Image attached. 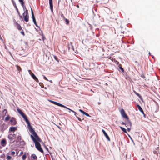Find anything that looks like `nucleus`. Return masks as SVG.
Returning a JSON list of instances; mask_svg holds the SVG:
<instances>
[{
  "instance_id": "obj_49",
  "label": "nucleus",
  "mask_w": 160,
  "mask_h": 160,
  "mask_svg": "<svg viewBox=\"0 0 160 160\" xmlns=\"http://www.w3.org/2000/svg\"><path fill=\"white\" fill-rule=\"evenodd\" d=\"M17 12H18V15L19 16V15H20V13H19V12L18 11H17Z\"/></svg>"
},
{
  "instance_id": "obj_41",
  "label": "nucleus",
  "mask_w": 160,
  "mask_h": 160,
  "mask_svg": "<svg viewBox=\"0 0 160 160\" xmlns=\"http://www.w3.org/2000/svg\"><path fill=\"white\" fill-rule=\"evenodd\" d=\"M15 7V8H16V10H17V11H18V8H17V6H16V7Z\"/></svg>"
},
{
  "instance_id": "obj_15",
  "label": "nucleus",
  "mask_w": 160,
  "mask_h": 160,
  "mask_svg": "<svg viewBox=\"0 0 160 160\" xmlns=\"http://www.w3.org/2000/svg\"><path fill=\"white\" fill-rule=\"evenodd\" d=\"M17 111L21 115H23L24 113L19 108L17 109Z\"/></svg>"
},
{
  "instance_id": "obj_2",
  "label": "nucleus",
  "mask_w": 160,
  "mask_h": 160,
  "mask_svg": "<svg viewBox=\"0 0 160 160\" xmlns=\"http://www.w3.org/2000/svg\"><path fill=\"white\" fill-rule=\"evenodd\" d=\"M23 118L28 124V128L29 129V130L30 132H32L34 131V130L32 128V127L31 126L29 122L28 121V119L26 116L25 115Z\"/></svg>"
},
{
  "instance_id": "obj_16",
  "label": "nucleus",
  "mask_w": 160,
  "mask_h": 160,
  "mask_svg": "<svg viewBox=\"0 0 160 160\" xmlns=\"http://www.w3.org/2000/svg\"><path fill=\"white\" fill-rule=\"evenodd\" d=\"M17 141L16 142H20L21 140V137L20 136L18 135L17 137Z\"/></svg>"
},
{
  "instance_id": "obj_54",
  "label": "nucleus",
  "mask_w": 160,
  "mask_h": 160,
  "mask_svg": "<svg viewBox=\"0 0 160 160\" xmlns=\"http://www.w3.org/2000/svg\"><path fill=\"white\" fill-rule=\"evenodd\" d=\"M25 14V12H24L23 13V16H24V14Z\"/></svg>"
},
{
  "instance_id": "obj_51",
  "label": "nucleus",
  "mask_w": 160,
  "mask_h": 160,
  "mask_svg": "<svg viewBox=\"0 0 160 160\" xmlns=\"http://www.w3.org/2000/svg\"><path fill=\"white\" fill-rule=\"evenodd\" d=\"M19 0V1L20 2H22V1H23V0Z\"/></svg>"
},
{
  "instance_id": "obj_62",
  "label": "nucleus",
  "mask_w": 160,
  "mask_h": 160,
  "mask_svg": "<svg viewBox=\"0 0 160 160\" xmlns=\"http://www.w3.org/2000/svg\"><path fill=\"white\" fill-rule=\"evenodd\" d=\"M152 58H154V57H153V56H152Z\"/></svg>"
},
{
  "instance_id": "obj_26",
  "label": "nucleus",
  "mask_w": 160,
  "mask_h": 160,
  "mask_svg": "<svg viewBox=\"0 0 160 160\" xmlns=\"http://www.w3.org/2000/svg\"><path fill=\"white\" fill-rule=\"evenodd\" d=\"M64 108H65L69 110H70L72 112H73V113H74V112L75 111H74L71 109H70L69 108L66 107V106H65V107H64Z\"/></svg>"
},
{
  "instance_id": "obj_39",
  "label": "nucleus",
  "mask_w": 160,
  "mask_h": 160,
  "mask_svg": "<svg viewBox=\"0 0 160 160\" xmlns=\"http://www.w3.org/2000/svg\"><path fill=\"white\" fill-rule=\"evenodd\" d=\"M85 115H86V116H88V117H91V116L89 115V114H88L87 113H85Z\"/></svg>"
},
{
  "instance_id": "obj_7",
  "label": "nucleus",
  "mask_w": 160,
  "mask_h": 160,
  "mask_svg": "<svg viewBox=\"0 0 160 160\" xmlns=\"http://www.w3.org/2000/svg\"><path fill=\"white\" fill-rule=\"evenodd\" d=\"M127 121H126V125H127L128 126H130V127L132 126V123L130 121V120L129 119V118H128V119H127ZM126 127H127V126H126Z\"/></svg>"
},
{
  "instance_id": "obj_10",
  "label": "nucleus",
  "mask_w": 160,
  "mask_h": 160,
  "mask_svg": "<svg viewBox=\"0 0 160 160\" xmlns=\"http://www.w3.org/2000/svg\"><path fill=\"white\" fill-rule=\"evenodd\" d=\"M137 107L138 108V110H139V111L141 112L143 114L144 116L145 117V114H144V112H143V110H142V108L138 104H137Z\"/></svg>"
},
{
  "instance_id": "obj_34",
  "label": "nucleus",
  "mask_w": 160,
  "mask_h": 160,
  "mask_svg": "<svg viewBox=\"0 0 160 160\" xmlns=\"http://www.w3.org/2000/svg\"><path fill=\"white\" fill-rule=\"evenodd\" d=\"M12 3L13 4V5L14 6V7H16V6H17L16 3L14 1L12 2Z\"/></svg>"
},
{
  "instance_id": "obj_1",
  "label": "nucleus",
  "mask_w": 160,
  "mask_h": 160,
  "mask_svg": "<svg viewBox=\"0 0 160 160\" xmlns=\"http://www.w3.org/2000/svg\"><path fill=\"white\" fill-rule=\"evenodd\" d=\"M32 134L30 136L33 142L35 144L36 148L40 152H43V149L41 147V146L39 143L42 141L35 131L30 132Z\"/></svg>"
},
{
  "instance_id": "obj_23",
  "label": "nucleus",
  "mask_w": 160,
  "mask_h": 160,
  "mask_svg": "<svg viewBox=\"0 0 160 160\" xmlns=\"http://www.w3.org/2000/svg\"><path fill=\"white\" fill-rule=\"evenodd\" d=\"M121 64H119V68L121 69V70L123 72H124V69H123V68L121 66Z\"/></svg>"
},
{
  "instance_id": "obj_17",
  "label": "nucleus",
  "mask_w": 160,
  "mask_h": 160,
  "mask_svg": "<svg viewBox=\"0 0 160 160\" xmlns=\"http://www.w3.org/2000/svg\"><path fill=\"white\" fill-rule=\"evenodd\" d=\"M31 157H32L33 159L35 160H37V157L36 155L34 154H33L32 155Z\"/></svg>"
},
{
  "instance_id": "obj_50",
  "label": "nucleus",
  "mask_w": 160,
  "mask_h": 160,
  "mask_svg": "<svg viewBox=\"0 0 160 160\" xmlns=\"http://www.w3.org/2000/svg\"><path fill=\"white\" fill-rule=\"evenodd\" d=\"M25 115H25L24 114L23 115H22V117H24V116H25Z\"/></svg>"
},
{
  "instance_id": "obj_56",
  "label": "nucleus",
  "mask_w": 160,
  "mask_h": 160,
  "mask_svg": "<svg viewBox=\"0 0 160 160\" xmlns=\"http://www.w3.org/2000/svg\"><path fill=\"white\" fill-rule=\"evenodd\" d=\"M9 54H10L11 55V53L10 52H9Z\"/></svg>"
},
{
  "instance_id": "obj_8",
  "label": "nucleus",
  "mask_w": 160,
  "mask_h": 160,
  "mask_svg": "<svg viewBox=\"0 0 160 160\" xmlns=\"http://www.w3.org/2000/svg\"><path fill=\"white\" fill-rule=\"evenodd\" d=\"M49 0V3L50 5V9L51 10V11L52 12H53V4L52 2V0Z\"/></svg>"
},
{
  "instance_id": "obj_14",
  "label": "nucleus",
  "mask_w": 160,
  "mask_h": 160,
  "mask_svg": "<svg viewBox=\"0 0 160 160\" xmlns=\"http://www.w3.org/2000/svg\"><path fill=\"white\" fill-rule=\"evenodd\" d=\"M29 16L28 15H26L24 16V19L26 22H27L28 21Z\"/></svg>"
},
{
  "instance_id": "obj_52",
  "label": "nucleus",
  "mask_w": 160,
  "mask_h": 160,
  "mask_svg": "<svg viewBox=\"0 0 160 160\" xmlns=\"http://www.w3.org/2000/svg\"><path fill=\"white\" fill-rule=\"evenodd\" d=\"M19 16L21 18H22V16L21 15H19Z\"/></svg>"
},
{
  "instance_id": "obj_31",
  "label": "nucleus",
  "mask_w": 160,
  "mask_h": 160,
  "mask_svg": "<svg viewBox=\"0 0 160 160\" xmlns=\"http://www.w3.org/2000/svg\"><path fill=\"white\" fill-rule=\"evenodd\" d=\"M42 76L43 77V78H44L46 80L48 81V80L47 79V78L45 76H44V75H43Z\"/></svg>"
},
{
  "instance_id": "obj_9",
  "label": "nucleus",
  "mask_w": 160,
  "mask_h": 160,
  "mask_svg": "<svg viewBox=\"0 0 160 160\" xmlns=\"http://www.w3.org/2000/svg\"><path fill=\"white\" fill-rule=\"evenodd\" d=\"M31 76L32 78L37 82H38L39 81L38 78L36 77L35 75L32 73L31 74Z\"/></svg>"
},
{
  "instance_id": "obj_46",
  "label": "nucleus",
  "mask_w": 160,
  "mask_h": 160,
  "mask_svg": "<svg viewBox=\"0 0 160 160\" xmlns=\"http://www.w3.org/2000/svg\"><path fill=\"white\" fill-rule=\"evenodd\" d=\"M121 124H123V125H125L126 126V124H125L124 122H122V123H121Z\"/></svg>"
},
{
  "instance_id": "obj_3",
  "label": "nucleus",
  "mask_w": 160,
  "mask_h": 160,
  "mask_svg": "<svg viewBox=\"0 0 160 160\" xmlns=\"http://www.w3.org/2000/svg\"><path fill=\"white\" fill-rule=\"evenodd\" d=\"M16 134H10L8 135V138L10 141V143H12L14 142L13 139L16 138Z\"/></svg>"
},
{
  "instance_id": "obj_33",
  "label": "nucleus",
  "mask_w": 160,
  "mask_h": 160,
  "mask_svg": "<svg viewBox=\"0 0 160 160\" xmlns=\"http://www.w3.org/2000/svg\"><path fill=\"white\" fill-rule=\"evenodd\" d=\"M45 38L43 35H42V39L44 41L45 39Z\"/></svg>"
},
{
  "instance_id": "obj_58",
  "label": "nucleus",
  "mask_w": 160,
  "mask_h": 160,
  "mask_svg": "<svg viewBox=\"0 0 160 160\" xmlns=\"http://www.w3.org/2000/svg\"><path fill=\"white\" fill-rule=\"evenodd\" d=\"M141 160H144V158H142L141 159Z\"/></svg>"
},
{
  "instance_id": "obj_19",
  "label": "nucleus",
  "mask_w": 160,
  "mask_h": 160,
  "mask_svg": "<svg viewBox=\"0 0 160 160\" xmlns=\"http://www.w3.org/2000/svg\"><path fill=\"white\" fill-rule=\"evenodd\" d=\"M17 28L18 30H21L22 29V27L20 26L19 24H18V23H17Z\"/></svg>"
},
{
  "instance_id": "obj_57",
  "label": "nucleus",
  "mask_w": 160,
  "mask_h": 160,
  "mask_svg": "<svg viewBox=\"0 0 160 160\" xmlns=\"http://www.w3.org/2000/svg\"><path fill=\"white\" fill-rule=\"evenodd\" d=\"M50 82L51 83L52 82V80H50Z\"/></svg>"
},
{
  "instance_id": "obj_35",
  "label": "nucleus",
  "mask_w": 160,
  "mask_h": 160,
  "mask_svg": "<svg viewBox=\"0 0 160 160\" xmlns=\"http://www.w3.org/2000/svg\"><path fill=\"white\" fill-rule=\"evenodd\" d=\"M65 21L67 24H68L69 23V21L67 19H66L65 20Z\"/></svg>"
},
{
  "instance_id": "obj_28",
  "label": "nucleus",
  "mask_w": 160,
  "mask_h": 160,
  "mask_svg": "<svg viewBox=\"0 0 160 160\" xmlns=\"http://www.w3.org/2000/svg\"><path fill=\"white\" fill-rule=\"evenodd\" d=\"M15 154V152L14 151H12L11 152V154L12 155H14Z\"/></svg>"
},
{
  "instance_id": "obj_38",
  "label": "nucleus",
  "mask_w": 160,
  "mask_h": 160,
  "mask_svg": "<svg viewBox=\"0 0 160 160\" xmlns=\"http://www.w3.org/2000/svg\"><path fill=\"white\" fill-rule=\"evenodd\" d=\"M25 12L26 13V15H28V10L27 9H26L25 10Z\"/></svg>"
},
{
  "instance_id": "obj_48",
  "label": "nucleus",
  "mask_w": 160,
  "mask_h": 160,
  "mask_svg": "<svg viewBox=\"0 0 160 160\" xmlns=\"http://www.w3.org/2000/svg\"><path fill=\"white\" fill-rule=\"evenodd\" d=\"M74 115L75 116L77 117V116H76V112H74Z\"/></svg>"
},
{
  "instance_id": "obj_24",
  "label": "nucleus",
  "mask_w": 160,
  "mask_h": 160,
  "mask_svg": "<svg viewBox=\"0 0 160 160\" xmlns=\"http://www.w3.org/2000/svg\"><path fill=\"white\" fill-rule=\"evenodd\" d=\"M26 157H27V156H26V155H25V154H24V155H23L22 156V159L23 160H25L26 158Z\"/></svg>"
},
{
  "instance_id": "obj_42",
  "label": "nucleus",
  "mask_w": 160,
  "mask_h": 160,
  "mask_svg": "<svg viewBox=\"0 0 160 160\" xmlns=\"http://www.w3.org/2000/svg\"><path fill=\"white\" fill-rule=\"evenodd\" d=\"M22 7H23V9L24 10L25 9H26V7H25V6H24V5L22 6Z\"/></svg>"
},
{
  "instance_id": "obj_11",
  "label": "nucleus",
  "mask_w": 160,
  "mask_h": 160,
  "mask_svg": "<svg viewBox=\"0 0 160 160\" xmlns=\"http://www.w3.org/2000/svg\"><path fill=\"white\" fill-rule=\"evenodd\" d=\"M10 121L12 123V125H14L16 124V121L14 118H12Z\"/></svg>"
},
{
  "instance_id": "obj_37",
  "label": "nucleus",
  "mask_w": 160,
  "mask_h": 160,
  "mask_svg": "<svg viewBox=\"0 0 160 160\" xmlns=\"http://www.w3.org/2000/svg\"><path fill=\"white\" fill-rule=\"evenodd\" d=\"M17 66V68L18 69V70H19V69H21V68L20 67H19V66Z\"/></svg>"
},
{
  "instance_id": "obj_45",
  "label": "nucleus",
  "mask_w": 160,
  "mask_h": 160,
  "mask_svg": "<svg viewBox=\"0 0 160 160\" xmlns=\"http://www.w3.org/2000/svg\"><path fill=\"white\" fill-rule=\"evenodd\" d=\"M127 129H128V132H129L131 129V128H128Z\"/></svg>"
},
{
  "instance_id": "obj_13",
  "label": "nucleus",
  "mask_w": 160,
  "mask_h": 160,
  "mask_svg": "<svg viewBox=\"0 0 160 160\" xmlns=\"http://www.w3.org/2000/svg\"><path fill=\"white\" fill-rule=\"evenodd\" d=\"M17 129V127H11L10 128V130L11 132H14Z\"/></svg>"
},
{
  "instance_id": "obj_36",
  "label": "nucleus",
  "mask_w": 160,
  "mask_h": 160,
  "mask_svg": "<svg viewBox=\"0 0 160 160\" xmlns=\"http://www.w3.org/2000/svg\"><path fill=\"white\" fill-rule=\"evenodd\" d=\"M77 118L80 121H82V119L78 117H77Z\"/></svg>"
},
{
  "instance_id": "obj_32",
  "label": "nucleus",
  "mask_w": 160,
  "mask_h": 160,
  "mask_svg": "<svg viewBox=\"0 0 160 160\" xmlns=\"http://www.w3.org/2000/svg\"><path fill=\"white\" fill-rule=\"evenodd\" d=\"M33 21L34 24L36 25V26H37L36 20H33Z\"/></svg>"
},
{
  "instance_id": "obj_47",
  "label": "nucleus",
  "mask_w": 160,
  "mask_h": 160,
  "mask_svg": "<svg viewBox=\"0 0 160 160\" xmlns=\"http://www.w3.org/2000/svg\"><path fill=\"white\" fill-rule=\"evenodd\" d=\"M4 48L6 49H8L7 47L5 45H4Z\"/></svg>"
},
{
  "instance_id": "obj_5",
  "label": "nucleus",
  "mask_w": 160,
  "mask_h": 160,
  "mask_svg": "<svg viewBox=\"0 0 160 160\" xmlns=\"http://www.w3.org/2000/svg\"><path fill=\"white\" fill-rule=\"evenodd\" d=\"M49 101L50 102H52V103L55 105H57L59 106L62 107H65V106H64L61 103H59L57 102H55V101L51 100H49Z\"/></svg>"
},
{
  "instance_id": "obj_44",
  "label": "nucleus",
  "mask_w": 160,
  "mask_h": 160,
  "mask_svg": "<svg viewBox=\"0 0 160 160\" xmlns=\"http://www.w3.org/2000/svg\"><path fill=\"white\" fill-rule=\"evenodd\" d=\"M21 34L23 35H24V32H23V31H21Z\"/></svg>"
},
{
  "instance_id": "obj_43",
  "label": "nucleus",
  "mask_w": 160,
  "mask_h": 160,
  "mask_svg": "<svg viewBox=\"0 0 160 160\" xmlns=\"http://www.w3.org/2000/svg\"><path fill=\"white\" fill-rule=\"evenodd\" d=\"M28 72L29 73V74L31 75V70H28Z\"/></svg>"
},
{
  "instance_id": "obj_64",
  "label": "nucleus",
  "mask_w": 160,
  "mask_h": 160,
  "mask_svg": "<svg viewBox=\"0 0 160 160\" xmlns=\"http://www.w3.org/2000/svg\"><path fill=\"white\" fill-rule=\"evenodd\" d=\"M58 128H60V127H58Z\"/></svg>"
},
{
  "instance_id": "obj_18",
  "label": "nucleus",
  "mask_w": 160,
  "mask_h": 160,
  "mask_svg": "<svg viewBox=\"0 0 160 160\" xmlns=\"http://www.w3.org/2000/svg\"><path fill=\"white\" fill-rule=\"evenodd\" d=\"M120 128L122 130V131L126 133H127L126 130L124 128L122 127H121V126H120Z\"/></svg>"
},
{
  "instance_id": "obj_25",
  "label": "nucleus",
  "mask_w": 160,
  "mask_h": 160,
  "mask_svg": "<svg viewBox=\"0 0 160 160\" xmlns=\"http://www.w3.org/2000/svg\"><path fill=\"white\" fill-rule=\"evenodd\" d=\"M79 111L81 112L82 113H83L84 115H85V113H86V112H85L84 111H83L81 109H79Z\"/></svg>"
},
{
  "instance_id": "obj_60",
  "label": "nucleus",
  "mask_w": 160,
  "mask_h": 160,
  "mask_svg": "<svg viewBox=\"0 0 160 160\" xmlns=\"http://www.w3.org/2000/svg\"><path fill=\"white\" fill-rule=\"evenodd\" d=\"M77 7H79V6H78V5L77 6Z\"/></svg>"
},
{
  "instance_id": "obj_63",
  "label": "nucleus",
  "mask_w": 160,
  "mask_h": 160,
  "mask_svg": "<svg viewBox=\"0 0 160 160\" xmlns=\"http://www.w3.org/2000/svg\"><path fill=\"white\" fill-rule=\"evenodd\" d=\"M12 0V2L14 1L13 0Z\"/></svg>"
},
{
  "instance_id": "obj_40",
  "label": "nucleus",
  "mask_w": 160,
  "mask_h": 160,
  "mask_svg": "<svg viewBox=\"0 0 160 160\" xmlns=\"http://www.w3.org/2000/svg\"><path fill=\"white\" fill-rule=\"evenodd\" d=\"M20 2L21 3V4L22 5V6L24 5V2L23 1L22 2Z\"/></svg>"
},
{
  "instance_id": "obj_4",
  "label": "nucleus",
  "mask_w": 160,
  "mask_h": 160,
  "mask_svg": "<svg viewBox=\"0 0 160 160\" xmlns=\"http://www.w3.org/2000/svg\"><path fill=\"white\" fill-rule=\"evenodd\" d=\"M120 112L123 118L126 119H128V117L126 114L124 110L123 109H122L121 110Z\"/></svg>"
},
{
  "instance_id": "obj_59",
  "label": "nucleus",
  "mask_w": 160,
  "mask_h": 160,
  "mask_svg": "<svg viewBox=\"0 0 160 160\" xmlns=\"http://www.w3.org/2000/svg\"><path fill=\"white\" fill-rule=\"evenodd\" d=\"M23 153V152H21V154H22Z\"/></svg>"
},
{
  "instance_id": "obj_55",
  "label": "nucleus",
  "mask_w": 160,
  "mask_h": 160,
  "mask_svg": "<svg viewBox=\"0 0 160 160\" xmlns=\"http://www.w3.org/2000/svg\"><path fill=\"white\" fill-rule=\"evenodd\" d=\"M70 44H71V46H72V43L71 42H70Z\"/></svg>"
},
{
  "instance_id": "obj_20",
  "label": "nucleus",
  "mask_w": 160,
  "mask_h": 160,
  "mask_svg": "<svg viewBox=\"0 0 160 160\" xmlns=\"http://www.w3.org/2000/svg\"><path fill=\"white\" fill-rule=\"evenodd\" d=\"M31 9L32 16V20H35V17L34 16V14H33V11L32 10V8H31Z\"/></svg>"
},
{
  "instance_id": "obj_53",
  "label": "nucleus",
  "mask_w": 160,
  "mask_h": 160,
  "mask_svg": "<svg viewBox=\"0 0 160 160\" xmlns=\"http://www.w3.org/2000/svg\"><path fill=\"white\" fill-rule=\"evenodd\" d=\"M136 94L138 96L139 95V94L138 93H136Z\"/></svg>"
},
{
  "instance_id": "obj_30",
  "label": "nucleus",
  "mask_w": 160,
  "mask_h": 160,
  "mask_svg": "<svg viewBox=\"0 0 160 160\" xmlns=\"http://www.w3.org/2000/svg\"><path fill=\"white\" fill-rule=\"evenodd\" d=\"M20 142H21V144L22 145H24L25 142L23 141L22 140V141H21Z\"/></svg>"
},
{
  "instance_id": "obj_27",
  "label": "nucleus",
  "mask_w": 160,
  "mask_h": 160,
  "mask_svg": "<svg viewBox=\"0 0 160 160\" xmlns=\"http://www.w3.org/2000/svg\"><path fill=\"white\" fill-rule=\"evenodd\" d=\"M54 58L58 62V58L56 56H54Z\"/></svg>"
},
{
  "instance_id": "obj_29",
  "label": "nucleus",
  "mask_w": 160,
  "mask_h": 160,
  "mask_svg": "<svg viewBox=\"0 0 160 160\" xmlns=\"http://www.w3.org/2000/svg\"><path fill=\"white\" fill-rule=\"evenodd\" d=\"M3 113H4L5 114H7V110L6 109H4L3 111Z\"/></svg>"
},
{
  "instance_id": "obj_22",
  "label": "nucleus",
  "mask_w": 160,
  "mask_h": 160,
  "mask_svg": "<svg viewBox=\"0 0 160 160\" xmlns=\"http://www.w3.org/2000/svg\"><path fill=\"white\" fill-rule=\"evenodd\" d=\"M10 117H9V116L8 115L5 118V120L6 121H8V120H9V119H10Z\"/></svg>"
},
{
  "instance_id": "obj_6",
  "label": "nucleus",
  "mask_w": 160,
  "mask_h": 160,
  "mask_svg": "<svg viewBox=\"0 0 160 160\" xmlns=\"http://www.w3.org/2000/svg\"><path fill=\"white\" fill-rule=\"evenodd\" d=\"M102 131L103 134H104L106 138H107V139H108V141H110V138H109L108 135V134H107V133H106V132L103 129L102 130Z\"/></svg>"
},
{
  "instance_id": "obj_61",
  "label": "nucleus",
  "mask_w": 160,
  "mask_h": 160,
  "mask_svg": "<svg viewBox=\"0 0 160 160\" xmlns=\"http://www.w3.org/2000/svg\"><path fill=\"white\" fill-rule=\"evenodd\" d=\"M149 55H150V52H149Z\"/></svg>"
},
{
  "instance_id": "obj_12",
  "label": "nucleus",
  "mask_w": 160,
  "mask_h": 160,
  "mask_svg": "<svg viewBox=\"0 0 160 160\" xmlns=\"http://www.w3.org/2000/svg\"><path fill=\"white\" fill-rule=\"evenodd\" d=\"M1 144L3 147H4L6 144V142L5 139L2 140L1 142Z\"/></svg>"
},
{
  "instance_id": "obj_21",
  "label": "nucleus",
  "mask_w": 160,
  "mask_h": 160,
  "mask_svg": "<svg viewBox=\"0 0 160 160\" xmlns=\"http://www.w3.org/2000/svg\"><path fill=\"white\" fill-rule=\"evenodd\" d=\"M12 157L9 155H8L6 158V159L8 160H12Z\"/></svg>"
}]
</instances>
